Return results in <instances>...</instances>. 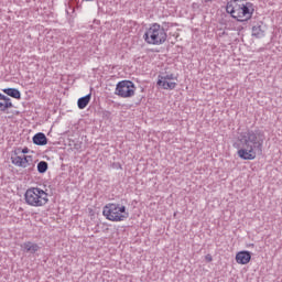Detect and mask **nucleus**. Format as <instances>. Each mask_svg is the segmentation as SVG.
I'll list each match as a JSON object with an SVG mask.
<instances>
[{
  "label": "nucleus",
  "instance_id": "f257e3e1",
  "mask_svg": "<svg viewBox=\"0 0 282 282\" xmlns=\"http://www.w3.org/2000/svg\"><path fill=\"white\" fill-rule=\"evenodd\" d=\"M263 133L247 130L238 134L234 148L238 149L237 155L240 160H257V156L263 153Z\"/></svg>",
  "mask_w": 282,
  "mask_h": 282
},
{
  "label": "nucleus",
  "instance_id": "f03ea898",
  "mask_svg": "<svg viewBox=\"0 0 282 282\" xmlns=\"http://www.w3.org/2000/svg\"><path fill=\"white\" fill-rule=\"evenodd\" d=\"M226 12L238 23H246L254 14V4L246 0H229L226 4Z\"/></svg>",
  "mask_w": 282,
  "mask_h": 282
},
{
  "label": "nucleus",
  "instance_id": "7ed1b4c3",
  "mask_svg": "<svg viewBox=\"0 0 282 282\" xmlns=\"http://www.w3.org/2000/svg\"><path fill=\"white\" fill-rule=\"evenodd\" d=\"M24 202L33 208H43L50 204V194L41 187H29L24 193Z\"/></svg>",
  "mask_w": 282,
  "mask_h": 282
},
{
  "label": "nucleus",
  "instance_id": "20e7f679",
  "mask_svg": "<svg viewBox=\"0 0 282 282\" xmlns=\"http://www.w3.org/2000/svg\"><path fill=\"white\" fill-rule=\"evenodd\" d=\"M167 39L169 34L166 33L164 26H161L160 23L150 24L143 34V41L148 45H164Z\"/></svg>",
  "mask_w": 282,
  "mask_h": 282
},
{
  "label": "nucleus",
  "instance_id": "39448f33",
  "mask_svg": "<svg viewBox=\"0 0 282 282\" xmlns=\"http://www.w3.org/2000/svg\"><path fill=\"white\" fill-rule=\"evenodd\" d=\"M11 163L18 169H34V156L30 154V148H14L11 151Z\"/></svg>",
  "mask_w": 282,
  "mask_h": 282
},
{
  "label": "nucleus",
  "instance_id": "423d86ee",
  "mask_svg": "<svg viewBox=\"0 0 282 282\" xmlns=\"http://www.w3.org/2000/svg\"><path fill=\"white\" fill-rule=\"evenodd\" d=\"M102 215L108 221H127L129 219V210L127 206L120 203H108L102 208Z\"/></svg>",
  "mask_w": 282,
  "mask_h": 282
},
{
  "label": "nucleus",
  "instance_id": "0eeeda50",
  "mask_svg": "<svg viewBox=\"0 0 282 282\" xmlns=\"http://www.w3.org/2000/svg\"><path fill=\"white\" fill-rule=\"evenodd\" d=\"M115 95L119 98H133L135 96V84L131 80H121L116 85Z\"/></svg>",
  "mask_w": 282,
  "mask_h": 282
},
{
  "label": "nucleus",
  "instance_id": "6e6552de",
  "mask_svg": "<svg viewBox=\"0 0 282 282\" xmlns=\"http://www.w3.org/2000/svg\"><path fill=\"white\" fill-rule=\"evenodd\" d=\"M156 85L159 89H165V91H173L177 87V76L175 74L165 73L158 76Z\"/></svg>",
  "mask_w": 282,
  "mask_h": 282
},
{
  "label": "nucleus",
  "instance_id": "1a4fd4ad",
  "mask_svg": "<svg viewBox=\"0 0 282 282\" xmlns=\"http://www.w3.org/2000/svg\"><path fill=\"white\" fill-rule=\"evenodd\" d=\"M252 261V253L250 251H239L236 253V263L238 265H248Z\"/></svg>",
  "mask_w": 282,
  "mask_h": 282
},
{
  "label": "nucleus",
  "instance_id": "9d476101",
  "mask_svg": "<svg viewBox=\"0 0 282 282\" xmlns=\"http://www.w3.org/2000/svg\"><path fill=\"white\" fill-rule=\"evenodd\" d=\"M14 104H12V99L10 97L0 93V111L1 113H6L9 109H13Z\"/></svg>",
  "mask_w": 282,
  "mask_h": 282
},
{
  "label": "nucleus",
  "instance_id": "9b49d317",
  "mask_svg": "<svg viewBox=\"0 0 282 282\" xmlns=\"http://www.w3.org/2000/svg\"><path fill=\"white\" fill-rule=\"evenodd\" d=\"M33 144H36L37 147H45V144H47V137H45V133H36L33 137Z\"/></svg>",
  "mask_w": 282,
  "mask_h": 282
},
{
  "label": "nucleus",
  "instance_id": "f8f14e48",
  "mask_svg": "<svg viewBox=\"0 0 282 282\" xmlns=\"http://www.w3.org/2000/svg\"><path fill=\"white\" fill-rule=\"evenodd\" d=\"M2 91L3 94H7V96L15 98V100H21V91H19L17 88H4Z\"/></svg>",
  "mask_w": 282,
  "mask_h": 282
},
{
  "label": "nucleus",
  "instance_id": "ddd939ff",
  "mask_svg": "<svg viewBox=\"0 0 282 282\" xmlns=\"http://www.w3.org/2000/svg\"><path fill=\"white\" fill-rule=\"evenodd\" d=\"M22 248L25 250V252H31L32 254H34V252H39L40 247L31 241L24 242L22 245Z\"/></svg>",
  "mask_w": 282,
  "mask_h": 282
},
{
  "label": "nucleus",
  "instance_id": "4468645a",
  "mask_svg": "<svg viewBox=\"0 0 282 282\" xmlns=\"http://www.w3.org/2000/svg\"><path fill=\"white\" fill-rule=\"evenodd\" d=\"M91 102V94L86 95L85 97H82L77 100V107L78 109H85L87 105Z\"/></svg>",
  "mask_w": 282,
  "mask_h": 282
},
{
  "label": "nucleus",
  "instance_id": "2eb2a0df",
  "mask_svg": "<svg viewBox=\"0 0 282 282\" xmlns=\"http://www.w3.org/2000/svg\"><path fill=\"white\" fill-rule=\"evenodd\" d=\"M47 162L45 161H41L39 164H37V171L39 173H46L47 172Z\"/></svg>",
  "mask_w": 282,
  "mask_h": 282
},
{
  "label": "nucleus",
  "instance_id": "dca6fc26",
  "mask_svg": "<svg viewBox=\"0 0 282 282\" xmlns=\"http://www.w3.org/2000/svg\"><path fill=\"white\" fill-rule=\"evenodd\" d=\"M205 261H207V263L213 262V256L210 253L205 256Z\"/></svg>",
  "mask_w": 282,
  "mask_h": 282
},
{
  "label": "nucleus",
  "instance_id": "f3484780",
  "mask_svg": "<svg viewBox=\"0 0 282 282\" xmlns=\"http://www.w3.org/2000/svg\"><path fill=\"white\" fill-rule=\"evenodd\" d=\"M85 1H94V0H85Z\"/></svg>",
  "mask_w": 282,
  "mask_h": 282
},
{
  "label": "nucleus",
  "instance_id": "a211bd4d",
  "mask_svg": "<svg viewBox=\"0 0 282 282\" xmlns=\"http://www.w3.org/2000/svg\"><path fill=\"white\" fill-rule=\"evenodd\" d=\"M205 1H213V0H205Z\"/></svg>",
  "mask_w": 282,
  "mask_h": 282
}]
</instances>
